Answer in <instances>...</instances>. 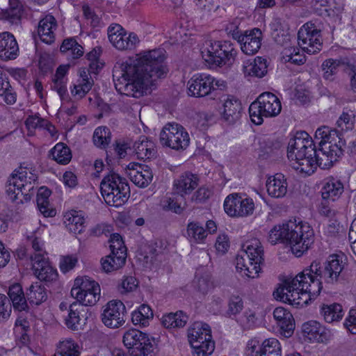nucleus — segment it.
Segmentation results:
<instances>
[{
    "instance_id": "nucleus-35",
    "label": "nucleus",
    "mask_w": 356,
    "mask_h": 356,
    "mask_svg": "<svg viewBox=\"0 0 356 356\" xmlns=\"http://www.w3.org/2000/svg\"><path fill=\"white\" fill-rule=\"evenodd\" d=\"M261 262H257L254 268V261L248 259L245 256H238L236 259V270L242 277H245L250 279H256L259 277L261 273Z\"/></svg>"
},
{
    "instance_id": "nucleus-18",
    "label": "nucleus",
    "mask_w": 356,
    "mask_h": 356,
    "mask_svg": "<svg viewBox=\"0 0 356 356\" xmlns=\"http://www.w3.org/2000/svg\"><path fill=\"white\" fill-rule=\"evenodd\" d=\"M107 34L111 45L120 51L132 50L140 43V39L136 33L127 32L118 24L110 25Z\"/></svg>"
},
{
    "instance_id": "nucleus-13",
    "label": "nucleus",
    "mask_w": 356,
    "mask_h": 356,
    "mask_svg": "<svg viewBox=\"0 0 356 356\" xmlns=\"http://www.w3.org/2000/svg\"><path fill=\"white\" fill-rule=\"evenodd\" d=\"M222 207L224 212L230 218H247L254 214L256 203L246 193L234 192L225 197Z\"/></svg>"
},
{
    "instance_id": "nucleus-7",
    "label": "nucleus",
    "mask_w": 356,
    "mask_h": 356,
    "mask_svg": "<svg viewBox=\"0 0 356 356\" xmlns=\"http://www.w3.org/2000/svg\"><path fill=\"white\" fill-rule=\"evenodd\" d=\"M186 338L192 356H210L215 350L211 327L202 321L192 323L187 329Z\"/></svg>"
},
{
    "instance_id": "nucleus-9",
    "label": "nucleus",
    "mask_w": 356,
    "mask_h": 356,
    "mask_svg": "<svg viewBox=\"0 0 356 356\" xmlns=\"http://www.w3.org/2000/svg\"><path fill=\"white\" fill-rule=\"evenodd\" d=\"M70 296L79 305L92 307L102 298L101 286L92 277L78 275L72 281Z\"/></svg>"
},
{
    "instance_id": "nucleus-45",
    "label": "nucleus",
    "mask_w": 356,
    "mask_h": 356,
    "mask_svg": "<svg viewBox=\"0 0 356 356\" xmlns=\"http://www.w3.org/2000/svg\"><path fill=\"white\" fill-rule=\"evenodd\" d=\"M193 286L199 293L207 294L214 289V279L209 272H197L193 280Z\"/></svg>"
},
{
    "instance_id": "nucleus-42",
    "label": "nucleus",
    "mask_w": 356,
    "mask_h": 356,
    "mask_svg": "<svg viewBox=\"0 0 356 356\" xmlns=\"http://www.w3.org/2000/svg\"><path fill=\"white\" fill-rule=\"evenodd\" d=\"M81 348L72 338H65L56 345V352L52 356H80Z\"/></svg>"
},
{
    "instance_id": "nucleus-5",
    "label": "nucleus",
    "mask_w": 356,
    "mask_h": 356,
    "mask_svg": "<svg viewBox=\"0 0 356 356\" xmlns=\"http://www.w3.org/2000/svg\"><path fill=\"white\" fill-rule=\"evenodd\" d=\"M38 171L33 162L24 161L15 168L8 179L6 192L12 201H29L35 193Z\"/></svg>"
},
{
    "instance_id": "nucleus-59",
    "label": "nucleus",
    "mask_w": 356,
    "mask_h": 356,
    "mask_svg": "<svg viewBox=\"0 0 356 356\" xmlns=\"http://www.w3.org/2000/svg\"><path fill=\"white\" fill-rule=\"evenodd\" d=\"M161 207L163 209L172 211L176 213H181L185 208V203L179 202L174 195H166L162 199Z\"/></svg>"
},
{
    "instance_id": "nucleus-10",
    "label": "nucleus",
    "mask_w": 356,
    "mask_h": 356,
    "mask_svg": "<svg viewBox=\"0 0 356 356\" xmlns=\"http://www.w3.org/2000/svg\"><path fill=\"white\" fill-rule=\"evenodd\" d=\"M100 188L105 202L115 207L122 206L130 196L127 181L115 172L108 174L102 179Z\"/></svg>"
},
{
    "instance_id": "nucleus-17",
    "label": "nucleus",
    "mask_w": 356,
    "mask_h": 356,
    "mask_svg": "<svg viewBox=\"0 0 356 356\" xmlns=\"http://www.w3.org/2000/svg\"><path fill=\"white\" fill-rule=\"evenodd\" d=\"M244 356H282V345L275 337L264 340L254 337L248 341Z\"/></svg>"
},
{
    "instance_id": "nucleus-48",
    "label": "nucleus",
    "mask_w": 356,
    "mask_h": 356,
    "mask_svg": "<svg viewBox=\"0 0 356 356\" xmlns=\"http://www.w3.org/2000/svg\"><path fill=\"white\" fill-rule=\"evenodd\" d=\"M126 257L113 254L110 252L108 255L102 257L100 260V265L102 271L106 273H112L122 268L126 263Z\"/></svg>"
},
{
    "instance_id": "nucleus-64",
    "label": "nucleus",
    "mask_w": 356,
    "mask_h": 356,
    "mask_svg": "<svg viewBox=\"0 0 356 356\" xmlns=\"http://www.w3.org/2000/svg\"><path fill=\"white\" fill-rule=\"evenodd\" d=\"M343 327L348 333L356 335V307L349 309L343 321Z\"/></svg>"
},
{
    "instance_id": "nucleus-1",
    "label": "nucleus",
    "mask_w": 356,
    "mask_h": 356,
    "mask_svg": "<svg viewBox=\"0 0 356 356\" xmlns=\"http://www.w3.org/2000/svg\"><path fill=\"white\" fill-rule=\"evenodd\" d=\"M166 52L162 48L143 50L125 60L118 62L113 77L115 89L121 94L140 98L149 93L152 79L165 77L168 68Z\"/></svg>"
},
{
    "instance_id": "nucleus-31",
    "label": "nucleus",
    "mask_w": 356,
    "mask_h": 356,
    "mask_svg": "<svg viewBox=\"0 0 356 356\" xmlns=\"http://www.w3.org/2000/svg\"><path fill=\"white\" fill-rule=\"evenodd\" d=\"M86 218L81 211L71 209L63 216V224L67 230L74 235L80 234L85 229Z\"/></svg>"
},
{
    "instance_id": "nucleus-38",
    "label": "nucleus",
    "mask_w": 356,
    "mask_h": 356,
    "mask_svg": "<svg viewBox=\"0 0 356 356\" xmlns=\"http://www.w3.org/2000/svg\"><path fill=\"white\" fill-rule=\"evenodd\" d=\"M56 23L54 17L47 15L41 19L38 27V34L40 40L47 44H51L54 41Z\"/></svg>"
},
{
    "instance_id": "nucleus-43",
    "label": "nucleus",
    "mask_w": 356,
    "mask_h": 356,
    "mask_svg": "<svg viewBox=\"0 0 356 356\" xmlns=\"http://www.w3.org/2000/svg\"><path fill=\"white\" fill-rule=\"evenodd\" d=\"M221 106L218 108L220 114L226 120L237 116L241 110V103L230 96H223L221 98Z\"/></svg>"
},
{
    "instance_id": "nucleus-50",
    "label": "nucleus",
    "mask_w": 356,
    "mask_h": 356,
    "mask_svg": "<svg viewBox=\"0 0 356 356\" xmlns=\"http://www.w3.org/2000/svg\"><path fill=\"white\" fill-rule=\"evenodd\" d=\"M264 316V311L260 306L248 308L243 314V323L249 327L257 326L261 323Z\"/></svg>"
},
{
    "instance_id": "nucleus-36",
    "label": "nucleus",
    "mask_w": 356,
    "mask_h": 356,
    "mask_svg": "<svg viewBox=\"0 0 356 356\" xmlns=\"http://www.w3.org/2000/svg\"><path fill=\"white\" fill-rule=\"evenodd\" d=\"M242 250L244 253L243 256L254 261V266L258 261L263 264L264 250L258 238L254 237L247 238L242 244Z\"/></svg>"
},
{
    "instance_id": "nucleus-6",
    "label": "nucleus",
    "mask_w": 356,
    "mask_h": 356,
    "mask_svg": "<svg viewBox=\"0 0 356 356\" xmlns=\"http://www.w3.org/2000/svg\"><path fill=\"white\" fill-rule=\"evenodd\" d=\"M237 50L229 41H210L200 49V55L210 68L230 67L234 63Z\"/></svg>"
},
{
    "instance_id": "nucleus-60",
    "label": "nucleus",
    "mask_w": 356,
    "mask_h": 356,
    "mask_svg": "<svg viewBox=\"0 0 356 356\" xmlns=\"http://www.w3.org/2000/svg\"><path fill=\"white\" fill-rule=\"evenodd\" d=\"M29 322L26 318L19 316L17 319L14 329L15 334L17 338L20 339L23 343H26L29 340L27 332L29 331Z\"/></svg>"
},
{
    "instance_id": "nucleus-2",
    "label": "nucleus",
    "mask_w": 356,
    "mask_h": 356,
    "mask_svg": "<svg viewBox=\"0 0 356 356\" xmlns=\"http://www.w3.org/2000/svg\"><path fill=\"white\" fill-rule=\"evenodd\" d=\"M322 273L321 263L315 260L309 268L284 279L274 290L273 296L276 300L293 307H305L321 293Z\"/></svg>"
},
{
    "instance_id": "nucleus-61",
    "label": "nucleus",
    "mask_w": 356,
    "mask_h": 356,
    "mask_svg": "<svg viewBox=\"0 0 356 356\" xmlns=\"http://www.w3.org/2000/svg\"><path fill=\"white\" fill-rule=\"evenodd\" d=\"M138 284V281L134 276H124L119 284L118 289L122 294L127 295L136 291Z\"/></svg>"
},
{
    "instance_id": "nucleus-53",
    "label": "nucleus",
    "mask_w": 356,
    "mask_h": 356,
    "mask_svg": "<svg viewBox=\"0 0 356 356\" xmlns=\"http://www.w3.org/2000/svg\"><path fill=\"white\" fill-rule=\"evenodd\" d=\"M110 252L127 258V248L122 236L118 233H112L108 238Z\"/></svg>"
},
{
    "instance_id": "nucleus-33",
    "label": "nucleus",
    "mask_w": 356,
    "mask_h": 356,
    "mask_svg": "<svg viewBox=\"0 0 356 356\" xmlns=\"http://www.w3.org/2000/svg\"><path fill=\"white\" fill-rule=\"evenodd\" d=\"M266 188L269 196L273 198H282L288 191V182L282 174L269 176L266 181Z\"/></svg>"
},
{
    "instance_id": "nucleus-52",
    "label": "nucleus",
    "mask_w": 356,
    "mask_h": 356,
    "mask_svg": "<svg viewBox=\"0 0 356 356\" xmlns=\"http://www.w3.org/2000/svg\"><path fill=\"white\" fill-rule=\"evenodd\" d=\"M28 300L31 304L38 305L47 299V293L42 285L36 282L31 284L26 292Z\"/></svg>"
},
{
    "instance_id": "nucleus-21",
    "label": "nucleus",
    "mask_w": 356,
    "mask_h": 356,
    "mask_svg": "<svg viewBox=\"0 0 356 356\" xmlns=\"http://www.w3.org/2000/svg\"><path fill=\"white\" fill-rule=\"evenodd\" d=\"M273 317L278 334L284 338L291 337L296 328V321L292 313L284 307H277L273 309Z\"/></svg>"
},
{
    "instance_id": "nucleus-29",
    "label": "nucleus",
    "mask_w": 356,
    "mask_h": 356,
    "mask_svg": "<svg viewBox=\"0 0 356 356\" xmlns=\"http://www.w3.org/2000/svg\"><path fill=\"white\" fill-rule=\"evenodd\" d=\"M154 310L147 303H142L136 306L130 313L131 323L140 328H146L149 326L154 318Z\"/></svg>"
},
{
    "instance_id": "nucleus-44",
    "label": "nucleus",
    "mask_w": 356,
    "mask_h": 356,
    "mask_svg": "<svg viewBox=\"0 0 356 356\" xmlns=\"http://www.w3.org/2000/svg\"><path fill=\"white\" fill-rule=\"evenodd\" d=\"M133 354L134 356H156V342L155 337L145 332Z\"/></svg>"
},
{
    "instance_id": "nucleus-22",
    "label": "nucleus",
    "mask_w": 356,
    "mask_h": 356,
    "mask_svg": "<svg viewBox=\"0 0 356 356\" xmlns=\"http://www.w3.org/2000/svg\"><path fill=\"white\" fill-rule=\"evenodd\" d=\"M125 173L130 180L140 188L148 186L154 177L150 167L137 162L129 163L125 168Z\"/></svg>"
},
{
    "instance_id": "nucleus-39",
    "label": "nucleus",
    "mask_w": 356,
    "mask_h": 356,
    "mask_svg": "<svg viewBox=\"0 0 356 356\" xmlns=\"http://www.w3.org/2000/svg\"><path fill=\"white\" fill-rule=\"evenodd\" d=\"M185 236L192 244H204L207 238V234L200 222L189 221L186 226Z\"/></svg>"
},
{
    "instance_id": "nucleus-37",
    "label": "nucleus",
    "mask_w": 356,
    "mask_h": 356,
    "mask_svg": "<svg viewBox=\"0 0 356 356\" xmlns=\"http://www.w3.org/2000/svg\"><path fill=\"white\" fill-rule=\"evenodd\" d=\"M344 267L343 254H332L328 257L325 271L328 282H336Z\"/></svg>"
},
{
    "instance_id": "nucleus-12",
    "label": "nucleus",
    "mask_w": 356,
    "mask_h": 356,
    "mask_svg": "<svg viewBox=\"0 0 356 356\" xmlns=\"http://www.w3.org/2000/svg\"><path fill=\"white\" fill-rule=\"evenodd\" d=\"M282 111L280 99L271 92H264L254 101L249 107L251 121L256 125H260L264 118H273L278 115Z\"/></svg>"
},
{
    "instance_id": "nucleus-16",
    "label": "nucleus",
    "mask_w": 356,
    "mask_h": 356,
    "mask_svg": "<svg viewBox=\"0 0 356 356\" xmlns=\"http://www.w3.org/2000/svg\"><path fill=\"white\" fill-rule=\"evenodd\" d=\"M320 29L312 22H307L298 31V42L302 50L309 54L320 51L322 47Z\"/></svg>"
},
{
    "instance_id": "nucleus-25",
    "label": "nucleus",
    "mask_w": 356,
    "mask_h": 356,
    "mask_svg": "<svg viewBox=\"0 0 356 356\" xmlns=\"http://www.w3.org/2000/svg\"><path fill=\"white\" fill-rule=\"evenodd\" d=\"M93 81L89 76L85 68L78 70L77 76L71 82L70 91L74 100L79 101L83 99L92 89Z\"/></svg>"
},
{
    "instance_id": "nucleus-54",
    "label": "nucleus",
    "mask_w": 356,
    "mask_h": 356,
    "mask_svg": "<svg viewBox=\"0 0 356 356\" xmlns=\"http://www.w3.org/2000/svg\"><path fill=\"white\" fill-rule=\"evenodd\" d=\"M60 49L61 52L67 54L73 58H80L84 52L83 47L73 38L64 40Z\"/></svg>"
},
{
    "instance_id": "nucleus-49",
    "label": "nucleus",
    "mask_w": 356,
    "mask_h": 356,
    "mask_svg": "<svg viewBox=\"0 0 356 356\" xmlns=\"http://www.w3.org/2000/svg\"><path fill=\"white\" fill-rule=\"evenodd\" d=\"M146 332L135 327H129L122 334V341L125 348L132 350V353L143 339Z\"/></svg>"
},
{
    "instance_id": "nucleus-34",
    "label": "nucleus",
    "mask_w": 356,
    "mask_h": 356,
    "mask_svg": "<svg viewBox=\"0 0 356 356\" xmlns=\"http://www.w3.org/2000/svg\"><path fill=\"white\" fill-rule=\"evenodd\" d=\"M199 184V178L192 173H185L175 179L173 182V190L175 193L184 197L190 195Z\"/></svg>"
},
{
    "instance_id": "nucleus-40",
    "label": "nucleus",
    "mask_w": 356,
    "mask_h": 356,
    "mask_svg": "<svg viewBox=\"0 0 356 356\" xmlns=\"http://www.w3.org/2000/svg\"><path fill=\"white\" fill-rule=\"evenodd\" d=\"M70 65L69 64L60 65L56 70L52 79V88L57 92L60 98L64 99L63 96L67 92V78Z\"/></svg>"
},
{
    "instance_id": "nucleus-8",
    "label": "nucleus",
    "mask_w": 356,
    "mask_h": 356,
    "mask_svg": "<svg viewBox=\"0 0 356 356\" xmlns=\"http://www.w3.org/2000/svg\"><path fill=\"white\" fill-rule=\"evenodd\" d=\"M314 139L318 144L322 155V168H330L341 155L343 141L335 130L327 127L318 128Z\"/></svg>"
},
{
    "instance_id": "nucleus-46",
    "label": "nucleus",
    "mask_w": 356,
    "mask_h": 356,
    "mask_svg": "<svg viewBox=\"0 0 356 356\" xmlns=\"http://www.w3.org/2000/svg\"><path fill=\"white\" fill-rule=\"evenodd\" d=\"M8 295L15 309L24 311L28 308L26 298L24 296L22 286L19 284L10 285Z\"/></svg>"
},
{
    "instance_id": "nucleus-51",
    "label": "nucleus",
    "mask_w": 356,
    "mask_h": 356,
    "mask_svg": "<svg viewBox=\"0 0 356 356\" xmlns=\"http://www.w3.org/2000/svg\"><path fill=\"white\" fill-rule=\"evenodd\" d=\"M22 14L21 3L17 0H10V8L1 13L0 18L14 24L20 19Z\"/></svg>"
},
{
    "instance_id": "nucleus-19",
    "label": "nucleus",
    "mask_w": 356,
    "mask_h": 356,
    "mask_svg": "<svg viewBox=\"0 0 356 356\" xmlns=\"http://www.w3.org/2000/svg\"><path fill=\"white\" fill-rule=\"evenodd\" d=\"M227 31L240 44L241 51L247 55L256 54L261 47L262 33L259 29H252L239 32L237 26L234 29L227 27Z\"/></svg>"
},
{
    "instance_id": "nucleus-4",
    "label": "nucleus",
    "mask_w": 356,
    "mask_h": 356,
    "mask_svg": "<svg viewBox=\"0 0 356 356\" xmlns=\"http://www.w3.org/2000/svg\"><path fill=\"white\" fill-rule=\"evenodd\" d=\"M287 158L290 165L305 175L313 174L322 168L321 159L312 138L305 131L291 135L287 145Z\"/></svg>"
},
{
    "instance_id": "nucleus-27",
    "label": "nucleus",
    "mask_w": 356,
    "mask_h": 356,
    "mask_svg": "<svg viewBox=\"0 0 356 356\" xmlns=\"http://www.w3.org/2000/svg\"><path fill=\"white\" fill-rule=\"evenodd\" d=\"M88 312L83 308L76 307L74 304L70 306L67 315L64 318L65 326L71 331L83 330L88 323Z\"/></svg>"
},
{
    "instance_id": "nucleus-62",
    "label": "nucleus",
    "mask_w": 356,
    "mask_h": 356,
    "mask_svg": "<svg viewBox=\"0 0 356 356\" xmlns=\"http://www.w3.org/2000/svg\"><path fill=\"white\" fill-rule=\"evenodd\" d=\"M282 60L286 63L297 65L302 64L305 60V56L300 54L298 49L295 47L284 49L282 53Z\"/></svg>"
},
{
    "instance_id": "nucleus-28",
    "label": "nucleus",
    "mask_w": 356,
    "mask_h": 356,
    "mask_svg": "<svg viewBox=\"0 0 356 356\" xmlns=\"http://www.w3.org/2000/svg\"><path fill=\"white\" fill-rule=\"evenodd\" d=\"M19 49L17 41L10 32L0 33V60L8 61L19 56Z\"/></svg>"
},
{
    "instance_id": "nucleus-32",
    "label": "nucleus",
    "mask_w": 356,
    "mask_h": 356,
    "mask_svg": "<svg viewBox=\"0 0 356 356\" xmlns=\"http://www.w3.org/2000/svg\"><path fill=\"white\" fill-rule=\"evenodd\" d=\"M159 321L161 325L168 330H178L186 325L188 316L181 310L166 312L161 316Z\"/></svg>"
},
{
    "instance_id": "nucleus-30",
    "label": "nucleus",
    "mask_w": 356,
    "mask_h": 356,
    "mask_svg": "<svg viewBox=\"0 0 356 356\" xmlns=\"http://www.w3.org/2000/svg\"><path fill=\"white\" fill-rule=\"evenodd\" d=\"M344 186L338 178L329 177L322 182L321 195L324 200L334 202L343 194Z\"/></svg>"
},
{
    "instance_id": "nucleus-20",
    "label": "nucleus",
    "mask_w": 356,
    "mask_h": 356,
    "mask_svg": "<svg viewBox=\"0 0 356 356\" xmlns=\"http://www.w3.org/2000/svg\"><path fill=\"white\" fill-rule=\"evenodd\" d=\"M31 264L33 274L40 281L52 283L58 280V273L47 254L35 253L31 257Z\"/></svg>"
},
{
    "instance_id": "nucleus-58",
    "label": "nucleus",
    "mask_w": 356,
    "mask_h": 356,
    "mask_svg": "<svg viewBox=\"0 0 356 356\" xmlns=\"http://www.w3.org/2000/svg\"><path fill=\"white\" fill-rule=\"evenodd\" d=\"M0 96L3 97L4 101L8 104H13L16 101V96L10 89V85L6 75L0 70Z\"/></svg>"
},
{
    "instance_id": "nucleus-24",
    "label": "nucleus",
    "mask_w": 356,
    "mask_h": 356,
    "mask_svg": "<svg viewBox=\"0 0 356 356\" xmlns=\"http://www.w3.org/2000/svg\"><path fill=\"white\" fill-rule=\"evenodd\" d=\"M318 314L325 323L337 325L345 318V309L339 302H325L319 305Z\"/></svg>"
},
{
    "instance_id": "nucleus-47",
    "label": "nucleus",
    "mask_w": 356,
    "mask_h": 356,
    "mask_svg": "<svg viewBox=\"0 0 356 356\" xmlns=\"http://www.w3.org/2000/svg\"><path fill=\"white\" fill-rule=\"evenodd\" d=\"M50 157L58 164L67 165L70 162L72 154L67 145L58 143L51 149Z\"/></svg>"
},
{
    "instance_id": "nucleus-63",
    "label": "nucleus",
    "mask_w": 356,
    "mask_h": 356,
    "mask_svg": "<svg viewBox=\"0 0 356 356\" xmlns=\"http://www.w3.org/2000/svg\"><path fill=\"white\" fill-rule=\"evenodd\" d=\"M354 124L355 115L352 111L343 112L337 122V128L342 132L351 130Z\"/></svg>"
},
{
    "instance_id": "nucleus-57",
    "label": "nucleus",
    "mask_w": 356,
    "mask_h": 356,
    "mask_svg": "<svg viewBox=\"0 0 356 356\" xmlns=\"http://www.w3.org/2000/svg\"><path fill=\"white\" fill-rule=\"evenodd\" d=\"M339 66L340 61L338 60L329 58L324 60L321 65L323 77L329 81H334Z\"/></svg>"
},
{
    "instance_id": "nucleus-3",
    "label": "nucleus",
    "mask_w": 356,
    "mask_h": 356,
    "mask_svg": "<svg viewBox=\"0 0 356 356\" xmlns=\"http://www.w3.org/2000/svg\"><path fill=\"white\" fill-rule=\"evenodd\" d=\"M314 236L313 228L307 222L291 218L272 226L266 238L271 245H286L296 257H299L312 247Z\"/></svg>"
},
{
    "instance_id": "nucleus-56",
    "label": "nucleus",
    "mask_w": 356,
    "mask_h": 356,
    "mask_svg": "<svg viewBox=\"0 0 356 356\" xmlns=\"http://www.w3.org/2000/svg\"><path fill=\"white\" fill-rule=\"evenodd\" d=\"M79 265V256L76 254L60 255L58 260V267L60 272L66 274L74 270Z\"/></svg>"
},
{
    "instance_id": "nucleus-23",
    "label": "nucleus",
    "mask_w": 356,
    "mask_h": 356,
    "mask_svg": "<svg viewBox=\"0 0 356 356\" xmlns=\"http://www.w3.org/2000/svg\"><path fill=\"white\" fill-rule=\"evenodd\" d=\"M301 334L311 343H324L328 340L325 327L318 321L309 320L302 324Z\"/></svg>"
},
{
    "instance_id": "nucleus-26",
    "label": "nucleus",
    "mask_w": 356,
    "mask_h": 356,
    "mask_svg": "<svg viewBox=\"0 0 356 356\" xmlns=\"http://www.w3.org/2000/svg\"><path fill=\"white\" fill-rule=\"evenodd\" d=\"M268 66V59L258 56L243 61L241 72L245 78L261 79L267 75Z\"/></svg>"
},
{
    "instance_id": "nucleus-14",
    "label": "nucleus",
    "mask_w": 356,
    "mask_h": 356,
    "mask_svg": "<svg viewBox=\"0 0 356 356\" xmlns=\"http://www.w3.org/2000/svg\"><path fill=\"white\" fill-rule=\"evenodd\" d=\"M190 136L186 129L176 122H168L159 134L160 144L175 150L186 149L190 145Z\"/></svg>"
},
{
    "instance_id": "nucleus-15",
    "label": "nucleus",
    "mask_w": 356,
    "mask_h": 356,
    "mask_svg": "<svg viewBox=\"0 0 356 356\" xmlns=\"http://www.w3.org/2000/svg\"><path fill=\"white\" fill-rule=\"evenodd\" d=\"M127 309L119 299L108 300L102 307L100 319L104 325L109 329H118L126 323Z\"/></svg>"
},
{
    "instance_id": "nucleus-55",
    "label": "nucleus",
    "mask_w": 356,
    "mask_h": 356,
    "mask_svg": "<svg viewBox=\"0 0 356 356\" xmlns=\"http://www.w3.org/2000/svg\"><path fill=\"white\" fill-rule=\"evenodd\" d=\"M111 140V134L106 127H98L95 129L92 141L96 147L104 149L110 143Z\"/></svg>"
},
{
    "instance_id": "nucleus-41",
    "label": "nucleus",
    "mask_w": 356,
    "mask_h": 356,
    "mask_svg": "<svg viewBox=\"0 0 356 356\" xmlns=\"http://www.w3.org/2000/svg\"><path fill=\"white\" fill-rule=\"evenodd\" d=\"M132 154H135L138 159H148L155 154V145L153 141L142 136L135 142L133 146Z\"/></svg>"
},
{
    "instance_id": "nucleus-11",
    "label": "nucleus",
    "mask_w": 356,
    "mask_h": 356,
    "mask_svg": "<svg viewBox=\"0 0 356 356\" xmlns=\"http://www.w3.org/2000/svg\"><path fill=\"white\" fill-rule=\"evenodd\" d=\"M227 88V83L225 79L207 73L197 72L188 79L186 91L191 97H202L216 90H225Z\"/></svg>"
}]
</instances>
